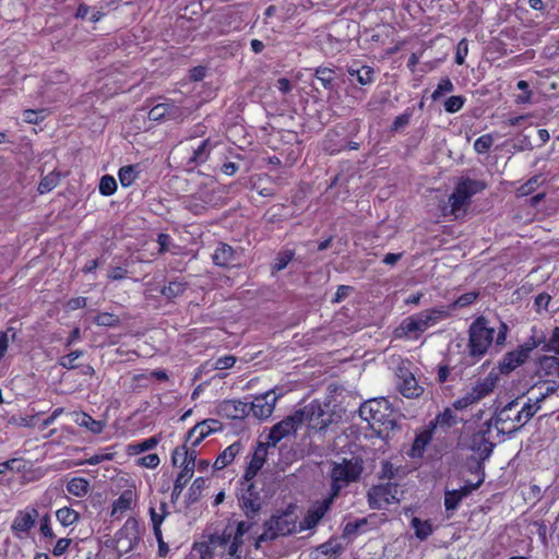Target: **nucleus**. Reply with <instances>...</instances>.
I'll return each instance as SVG.
<instances>
[{
    "label": "nucleus",
    "mask_w": 559,
    "mask_h": 559,
    "mask_svg": "<svg viewBox=\"0 0 559 559\" xmlns=\"http://www.w3.org/2000/svg\"><path fill=\"white\" fill-rule=\"evenodd\" d=\"M507 330L508 328L503 322L499 323L498 331H496L485 318L476 319L469 326V356L475 360H479L488 352L493 341L496 345L504 344Z\"/></svg>",
    "instance_id": "1"
},
{
    "label": "nucleus",
    "mask_w": 559,
    "mask_h": 559,
    "mask_svg": "<svg viewBox=\"0 0 559 559\" xmlns=\"http://www.w3.org/2000/svg\"><path fill=\"white\" fill-rule=\"evenodd\" d=\"M449 317L450 311L445 307L426 309L405 318L395 329L394 334L400 338L417 340L425 331Z\"/></svg>",
    "instance_id": "2"
},
{
    "label": "nucleus",
    "mask_w": 559,
    "mask_h": 559,
    "mask_svg": "<svg viewBox=\"0 0 559 559\" xmlns=\"http://www.w3.org/2000/svg\"><path fill=\"white\" fill-rule=\"evenodd\" d=\"M362 461L359 457L342 459L330 463L331 492L334 499L341 490L359 479L362 473Z\"/></svg>",
    "instance_id": "3"
},
{
    "label": "nucleus",
    "mask_w": 559,
    "mask_h": 559,
    "mask_svg": "<svg viewBox=\"0 0 559 559\" xmlns=\"http://www.w3.org/2000/svg\"><path fill=\"white\" fill-rule=\"evenodd\" d=\"M392 408L385 399H372L365 402L359 408V416L373 429L392 426Z\"/></svg>",
    "instance_id": "4"
},
{
    "label": "nucleus",
    "mask_w": 559,
    "mask_h": 559,
    "mask_svg": "<svg viewBox=\"0 0 559 559\" xmlns=\"http://www.w3.org/2000/svg\"><path fill=\"white\" fill-rule=\"evenodd\" d=\"M484 188L481 182L464 179L457 183L454 192L449 198L451 213L455 217L465 214L469 199Z\"/></svg>",
    "instance_id": "5"
},
{
    "label": "nucleus",
    "mask_w": 559,
    "mask_h": 559,
    "mask_svg": "<svg viewBox=\"0 0 559 559\" xmlns=\"http://www.w3.org/2000/svg\"><path fill=\"white\" fill-rule=\"evenodd\" d=\"M297 414L300 415V425L306 423L313 430H323L332 421L331 415L317 402H312L302 409L297 411Z\"/></svg>",
    "instance_id": "6"
},
{
    "label": "nucleus",
    "mask_w": 559,
    "mask_h": 559,
    "mask_svg": "<svg viewBox=\"0 0 559 559\" xmlns=\"http://www.w3.org/2000/svg\"><path fill=\"white\" fill-rule=\"evenodd\" d=\"M399 487L395 484H383L373 486L368 492L369 506L372 509H382L386 504L400 501Z\"/></svg>",
    "instance_id": "7"
},
{
    "label": "nucleus",
    "mask_w": 559,
    "mask_h": 559,
    "mask_svg": "<svg viewBox=\"0 0 559 559\" xmlns=\"http://www.w3.org/2000/svg\"><path fill=\"white\" fill-rule=\"evenodd\" d=\"M239 506L248 518H254L261 508V498L252 480H242L238 495Z\"/></svg>",
    "instance_id": "8"
},
{
    "label": "nucleus",
    "mask_w": 559,
    "mask_h": 559,
    "mask_svg": "<svg viewBox=\"0 0 559 559\" xmlns=\"http://www.w3.org/2000/svg\"><path fill=\"white\" fill-rule=\"evenodd\" d=\"M283 392L276 393V389L270 390L261 395H257L251 403H249V414L252 413L259 419L269 418L273 411L275 403Z\"/></svg>",
    "instance_id": "9"
},
{
    "label": "nucleus",
    "mask_w": 559,
    "mask_h": 559,
    "mask_svg": "<svg viewBox=\"0 0 559 559\" xmlns=\"http://www.w3.org/2000/svg\"><path fill=\"white\" fill-rule=\"evenodd\" d=\"M37 516L38 511L33 507H27L17 511L11 525L13 535L17 538H24L27 536L31 528L35 525Z\"/></svg>",
    "instance_id": "10"
},
{
    "label": "nucleus",
    "mask_w": 559,
    "mask_h": 559,
    "mask_svg": "<svg viewBox=\"0 0 559 559\" xmlns=\"http://www.w3.org/2000/svg\"><path fill=\"white\" fill-rule=\"evenodd\" d=\"M300 426V415L295 412L271 429L267 437V445L275 447L283 438L295 432Z\"/></svg>",
    "instance_id": "11"
},
{
    "label": "nucleus",
    "mask_w": 559,
    "mask_h": 559,
    "mask_svg": "<svg viewBox=\"0 0 559 559\" xmlns=\"http://www.w3.org/2000/svg\"><path fill=\"white\" fill-rule=\"evenodd\" d=\"M138 542V523L134 519H129L116 534L117 549L120 552H129L135 547Z\"/></svg>",
    "instance_id": "12"
},
{
    "label": "nucleus",
    "mask_w": 559,
    "mask_h": 559,
    "mask_svg": "<svg viewBox=\"0 0 559 559\" xmlns=\"http://www.w3.org/2000/svg\"><path fill=\"white\" fill-rule=\"evenodd\" d=\"M221 429L222 424L217 419H205L189 430L186 441L191 448H197L206 437Z\"/></svg>",
    "instance_id": "13"
},
{
    "label": "nucleus",
    "mask_w": 559,
    "mask_h": 559,
    "mask_svg": "<svg viewBox=\"0 0 559 559\" xmlns=\"http://www.w3.org/2000/svg\"><path fill=\"white\" fill-rule=\"evenodd\" d=\"M334 502V498L331 496L325 497L321 501L314 502L308 510L304 520L300 522V530L313 528L325 513L330 510Z\"/></svg>",
    "instance_id": "14"
},
{
    "label": "nucleus",
    "mask_w": 559,
    "mask_h": 559,
    "mask_svg": "<svg viewBox=\"0 0 559 559\" xmlns=\"http://www.w3.org/2000/svg\"><path fill=\"white\" fill-rule=\"evenodd\" d=\"M171 462L175 466L181 467V471L191 468V473H194L197 466L195 448H191V445L186 441L185 444L174 449L171 453Z\"/></svg>",
    "instance_id": "15"
},
{
    "label": "nucleus",
    "mask_w": 559,
    "mask_h": 559,
    "mask_svg": "<svg viewBox=\"0 0 559 559\" xmlns=\"http://www.w3.org/2000/svg\"><path fill=\"white\" fill-rule=\"evenodd\" d=\"M537 373L539 378L545 379V383L559 384V358L555 356L542 357Z\"/></svg>",
    "instance_id": "16"
},
{
    "label": "nucleus",
    "mask_w": 559,
    "mask_h": 559,
    "mask_svg": "<svg viewBox=\"0 0 559 559\" xmlns=\"http://www.w3.org/2000/svg\"><path fill=\"white\" fill-rule=\"evenodd\" d=\"M267 445L266 443L260 442L251 456L249 465L243 474L245 480H252L258 472L263 467L266 456H267Z\"/></svg>",
    "instance_id": "17"
},
{
    "label": "nucleus",
    "mask_w": 559,
    "mask_h": 559,
    "mask_svg": "<svg viewBox=\"0 0 559 559\" xmlns=\"http://www.w3.org/2000/svg\"><path fill=\"white\" fill-rule=\"evenodd\" d=\"M399 379V390L405 397H418L423 393V388L418 384L414 374L408 370L400 369Z\"/></svg>",
    "instance_id": "18"
},
{
    "label": "nucleus",
    "mask_w": 559,
    "mask_h": 559,
    "mask_svg": "<svg viewBox=\"0 0 559 559\" xmlns=\"http://www.w3.org/2000/svg\"><path fill=\"white\" fill-rule=\"evenodd\" d=\"M267 525L271 538L278 535H287L295 530V522L292 515L286 513L272 516Z\"/></svg>",
    "instance_id": "19"
},
{
    "label": "nucleus",
    "mask_w": 559,
    "mask_h": 559,
    "mask_svg": "<svg viewBox=\"0 0 559 559\" xmlns=\"http://www.w3.org/2000/svg\"><path fill=\"white\" fill-rule=\"evenodd\" d=\"M231 537V533H223L221 535H213L211 536L210 540L207 543H200L194 545V551H198L200 554L201 559H207L212 556V552H214L219 547H226L227 540H229Z\"/></svg>",
    "instance_id": "20"
},
{
    "label": "nucleus",
    "mask_w": 559,
    "mask_h": 559,
    "mask_svg": "<svg viewBox=\"0 0 559 559\" xmlns=\"http://www.w3.org/2000/svg\"><path fill=\"white\" fill-rule=\"evenodd\" d=\"M540 408V403L535 400L534 403H525L521 409L515 412L514 423L507 427L509 431H516L523 427Z\"/></svg>",
    "instance_id": "21"
},
{
    "label": "nucleus",
    "mask_w": 559,
    "mask_h": 559,
    "mask_svg": "<svg viewBox=\"0 0 559 559\" xmlns=\"http://www.w3.org/2000/svg\"><path fill=\"white\" fill-rule=\"evenodd\" d=\"M165 117L178 119L182 117L181 109L173 102H166L155 105L148 112V118L158 121Z\"/></svg>",
    "instance_id": "22"
},
{
    "label": "nucleus",
    "mask_w": 559,
    "mask_h": 559,
    "mask_svg": "<svg viewBox=\"0 0 559 559\" xmlns=\"http://www.w3.org/2000/svg\"><path fill=\"white\" fill-rule=\"evenodd\" d=\"M251 528V523L241 521L237 524L236 531L227 527L223 533H231L229 540L225 542L228 555L238 554L239 546L242 544V536Z\"/></svg>",
    "instance_id": "23"
},
{
    "label": "nucleus",
    "mask_w": 559,
    "mask_h": 559,
    "mask_svg": "<svg viewBox=\"0 0 559 559\" xmlns=\"http://www.w3.org/2000/svg\"><path fill=\"white\" fill-rule=\"evenodd\" d=\"M219 413L228 418L237 419L249 415V403L228 400L219 405Z\"/></svg>",
    "instance_id": "24"
},
{
    "label": "nucleus",
    "mask_w": 559,
    "mask_h": 559,
    "mask_svg": "<svg viewBox=\"0 0 559 559\" xmlns=\"http://www.w3.org/2000/svg\"><path fill=\"white\" fill-rule=\"evenodd\" d=\"M518 407V402L512 401L503 406L496 416V424L502 431L510 432L507 427L514 423V416Z\"/></svg>",
    "instance_id": "25"
},
{
    "label": "nucleus",
    "mask_w": 559,
    "mask_h": 559,
    "mask_svg": "<svg viewBox=\"0 0 559 559\" xmlns=\"http://www.w3.org/2000/svg\"><path fill=\"white\" fill-rule=\"evenodd\" d=\"M497 380H498L497 374L493 372H490L486 378H484L483 380H479L471 389V391L473 392L477 402L480 401L481 399H484L485 396L489 395L493 391V389L497 384Z\"/></svg>",
    "instance_id": "26"
},
{
    "label": "nucleus",
    "mask_w": 559,
    "mask_h": 559,
    "mask_svg": "<svg viewBox=\"0 0 559 559\" xmlns=\"http://www.w3.org/2000/svg\"><path fill=\"white\" fill-rule=\"evenodd\" d=\"M433 429L435 428L430 425V427L425 428L416 436L413 447L409 451V455L412 457L423 456L426 447L432 439Z\"/></svg>",
    "instance_id": "27"
},
{
    "label": "nucleus",
    "mask_w": 559,
    "mask_h": 559,
    "mask_svg": "<svg viewBox=\"0 0 559 559\" xmlns=\"http://www.w3.org/2000/svg\"><path fill=\"white\" fill-rule=\"evenodd\" d=\"M242 450V445L240 442H234L229 447H227L215 460L213 467L215 469H223L227 465H229L235 457L240 453Z\"/></svg>",
    "instance_id": "28"
},
{
    "label": "nucleus",
    "mask_w": 559,
    "mask_h": 559,
    "mask_svg": "<svg viewBox=\"0 0 559 559\" xmlns=\"http://www.w3.org/2000/svg\"><path fill=\"white\" fill-rule=\"evenodd\" d=\"M73 421L80 426L86 428L93 433H100L104 430L105 424L99 420H95L86 413H73Z\"/></svg>",
    "instance_id": "29"
},
{
    "label": "nucleus",
    "mask_w": 559,
    "mask_h": 559,
    "mask_svg": "<svg viewBox=\"0 0 559 559\" xmlns=\"http://www.w3.org/2000/svg\"><path fill=\"white\" fill-rule=\"evenodd\" d=\"M134 493L132 490H124L112 503L111 515L119 516L132 508Z\"/></svg>",
    "instance_id": "30"
},
{
    "label": "nucleus",
    "mask_w": 559,
    "mask_h": 559,
    "mask_svg": "<svg viewBox=\"0 0 559 559\" xmlns=\"http://www.w3.org/2000/svg\"><path fill=\"white\" fill-rule=\"evenodd\" d=\"M160 436L150 437L141 442L130 443L127 445V453L129 455H138L142 452L153 450L160 442Z\"/></svg>",
    "instance_id": "31"
},
{
    "label": "nucleus",
    "mask_w": 559,
    "mask_h": 559,
    "mask_svg": "<svg viewBox=\"0 0 559 559\" xmlns=\"http://www.w3.org/2000/svg\"><path fill=\"white\" fill-rule=\"evenodd\" d=\"M234 249L226 243H219L213 253V262L219 266H227L234 261Z\"/></svg>",
    "instance_id": "32"
},
{
    "label": "nucleus",
    "mask_w": 559,
    "mask_h": 559,
    "mask_svg": "<svg viewBox=\"0 0 559 559\" xmlns=\"http://www.w3.org/2000/svg\"><path fill=\"white\" fill-rule=\"evenodd\" d=\"M91 489L90 483L83 477H73L67 483V491L75 497H85Z\"/></svg>",
    "instance_id": "33"
},
{
    "label": "nucleus",
    "mask_w": 559,
    "mask_h": 559,
    "mask_svg": "<svg viewBox=\"0 0 559 559\" xmlns=\"http://www.w3.org/2000/svg\"><path fill=\"white\" fill-rule=\"evenodd\" d=\"M348 74L352 78H356L358 83L361 85L370 84L373 81L374 71L369 66H360L355 68V66H352L348 68Z\"/></svg>",
    "instance_id": "34"
},
{
    "label": "nucleus",
    "mask_w": 559,
    "mask_h": 559,
    "mask_svg": "<svg viewBox=\"0 0 559 559\" xmlns=\"http://www.w3.org/2000/svg\"><path fill=\"white\" fill-rule=\"evenodd\" d=\"M212 147L209 139L201 141L197 147H192V155L189 157V162L193 164L204 163L209 158Z\"/></svg>",
    "instance_id": "35"
},
{
    "label": "nucleus",
    "mask_w": 559,
    "mask_h": 559,
    "mask_svg": "<svg viewBox=\"0 0 559 559\" xmlns=\"http://www.w3.org/2000/svg\"><path fill=\"white\" fill-rule=\"evenodd\" d=\"M411 526L415 532V536L420 539H427L433 532L432 524L429 520H420L419 518H413Z\"/></svg>",
    "instance_id": "36"
},
{
    "label": "nucleus",
    "mask_w": 559,
    "mask_h": 559,
    "mask_svg": "<svg viewBox=\"0 0 559 559\" xmlns=\"http://www.w3.org/2000/svg\"><path fill=\"white\" fill-rule=\"evenodd\" d=\"M56 518L62 526L68 527L79 521L80 514L72 508L63 507L57 510Z\"/></svg>",
    "instance_id": "37"
},
{
    "label": "nucleus",
    "mask_w": 559,
    "mask_h": 559,
    "mask_svg": "<svg viewBox=\"0 0 559 559\" xmlns=\"http://www.w3.org/2000/svg\"><path fill=\"white\" fill-rule=\"evenodd\" d=\"M471 490L468 488H462L460 490L447 491L444 497V506L447 510H455L463 497H465Z\"/></svg>",
    "instance_id": "38"
},
{
    "label": "nucleus",
    "mask_w": 559,
    "mask_h": 559,
    "mask_svg": "<svg viewBox=\"0 0 559 559\" xmlns=\"http://www.w3.org/2000/svg\"><path fill=\"white\" fill-rule=\"evenodd\" d=\"M193 476V473H191V468H188L187 471H181L174 484V489L171 492V498L178 499L180 493L182 492L183 488L186 487L187 483L191 479Z\"/></svg>",
    "instance_id": "39"
},
{
    "label": "nucleus",
    "mask_w": 559,
    "mask_h": 559,
    "mask_svg": "<svg viewBox=\"0 0 559 559\" xmlns=\"http://www.w3.org/2000/svg\"><path fill=\"white\" fill-rule=\"evenodd\" d=\"M209 200L203 198V193L200 197H191L186 200V207L192 213L199 215L202 214L206 210V205L209 204Z\"/></svg>",
    "instance_id": "40"
},
{
    "label": "nucleus",
    "mask_w": 559,
    "mask_h": 559,
    "mask_svg": "<svg viewBox=\"0 0 559 559\" xmlns=\"http://www.w3.org/2000/svg\"><path fill=\"white\" fill-rule=\"evenodd\" d=\"M138 175L135 166L129 165L120 168L118 177L123 187H130L138 178Z\"/></svg>",
    "instance_id": "41"
},
{
    "label": "nucleus",
    "mask_w": 559,
    "mask_h": 559,
    "mask_svg": "<svg viewBox=\"0 0 559 559\" xmlns=\"http://www.w3.org/2000/svg\"><path fill=\"white\" fill-rule=\"evenodd\" d=\"M454 91V85L449 78H442L436 90L431 94V99L433 102L440 99L444 94L452 93Z\"/></svg>",
    "instance_id": "42"
},
{
    "label": "nucleus",
    "mask_w": 559,
    "mask_h": 559,
    "mask_svg": "<svg viewBox=\"0 0 559 559\" xmlns=\"http://www.w3.org/2000/svg\"><path fill=\"white\" fill-rule=\"evenodd\" d=\"M59 182V174L51 171L47 176H45L39 185L38 191L40 194L50 192L55 187H57Z\"/></svg>",
    "instance_id": "43"
},
{
    "label": "nucleus",
    "mask_w": 559,
    "mask_h": 559,
    "mask_svg": "<svg viewBox=\"0 0 559 559\" xmlns=\"http://www.w3.org/2000/svg\"><path fill=\"white\" fill-rule=\"evenodd\" d=\"M167 512L166 502H160L158 510L154 507L150 508V516L153 526H162L163 521L165 520Z\"/></svg>",
    "instance_id": "44"
},
{
    "label": "nucleus",
    "mask_w": 559,
    "mask_h": 559,
    "mask_svg": "<svg viewBox=\"0 0 559 559\" xmlns=\"http://www.w3.org/2000/svg\"><path fill=\"white\" fill-rule=\"evenodd\" d=\"M465 102L466 98L461 95L450 96L444 102V110L450 114L457 112L463 108Z\"/></svg>",
    "instance_id": "45"
},
{
    "label": "nucleus",
    "mask_w": 559,
    "mask_h": 559,
    "mask_svg": "<svg viewBox=\"0 0 559 559\" xmlns=\"http://www.w3.org/2000/svg\"><path fill=\"white\" fill-rule=\"evenodd\" d=\"M117 189L116 179L112 176H103L99 182V192L103 195L109 197L115 193Z\"/></svg>",
    "instance_id": "46"
},
{
    "label": "nucleus",
    "mask_w": 559,
    "mask_h": 559,
    "mask_svg": "<svg viewBox=\"0 0 559 559\" xmlns=\"http://www.w3.org/2000/svg\"><path fill=\"white\" fill-rule=\"evenodd\" d=\"M186 290V284L182 282L174 281L162 289V294L167 298H175Z\"/></svg>",
    "instance_id": "47"
},
{
    "label": "nucleus",
    "mask_w": 559,
    "mask_h": 559,
    "mask_svg": "<svg viewBox=\"0 0 559 559\" xmlns=\"http://www.w3.org/2000/svg\"><path fill=\"white\" fill-rule=\"evenodd\" d=\"M543 181L542 176H533L518 189V195L526 197L533 193Z\"/></svg>",
    "instance_id": "48"
},
{
    "label": "nucleus",
    "mask_w": 559,
    "mask_h": 559,
    "mask_svg": "<svg viewBox=\"0 0 559 559\" xmlns=\"http://www.w3.org/2000/svg\"><path fill=\"white\" fill-rule=\"evenodd\" d=\"M455 423V416L450 408H447L443 413L438 415L435 421H431L430 425L436 428L437 426L449 427Z\"/></svg>",
    "instance_id": "49"
},
{
    "label": "nucleus",
    "mask_w": 559,
    "mask_h": 559,
    "mask_svg": "<svg viewBox=\"0 0 559 559\" xmlns=\"http://www.w3.org/2000/svg\"><path fill=\"white\" fill-rule=\"evenodd\" d=\"M15 330L9 328L7 331H0V361L5 356L9 348L10 335L12 340L15 337Z\"/></svg>",
    "instance_id": "50"
},
{
    "label": "nucleus",
    "mask_w": 559,
    "mask_h": 559,
    "mask_svg": "<svg viewBox=\"0 0 559 559\" xmlns=\"http://www.w3.org/2000/svg\"><path fill=\"white\" fill-rule=\"evenodd\" d=\"M492 144H493L492 135L491 134H484V135L479 136L474 142V150L478 154H484V153L488 152V150L491 147Z\"/></svg>",
    "instance_id": "51"
},
{
    "label": "nucleus",
    "mask_w": 559,
    "mask_h": 559,
    "mask_svg": "<svg viewBox=\"0 0 559 559\" xmlns=\"http://www.w3.org/2000/svg\"><path fill=\"white\" fill-rule=\"evenodd\" d=\"M95 323L100 326H116L119 323V318L112 313L103 312L95 318Z\"/></svg>",
    "instance_id": "52"
},
{
    "label": "nucleus",
    "mask_w": 559,
    "mask_h": 559,
    "mask_svg": "<svg viewBox=\"0 0 559 559\" xmlns=\"http://www.w3.org/2000/svg\"><path fill=\"white\" fill-rule=\"evenodd\" d=\"M316 78L321 82L324 88H330L333 81V71L328 68L316 70Z\"/></svg>",
    "instance_id": "53"
},
{
    "label": "nucleus",
    "mask_w": 559,
    "mask_h": 559,
    "mask_svg": "<svg viewBox=\"0 0 559 559\" xmlns=\"http://www.w3.org/2000/svg\"><path fill=\"white\" fill-rule=\"evenodd\" d=\"M39 532L43 537L52 540L55 538V533L51 527V519L48 514L44 515L40 519Z\"/></svg>",
    "instance_id": "54"
},
{
    "label": "nucleus",
    "mask_w": 559,
    "mask_h": 559,
    "mask_svg": "<svg viewBox=\"0 0 559 559\" xmlns=\"http://www.w3.org/2000/svg\"><path fill=\"white\" fill-rule=\"evenodd\" d=\"M523 362L522 353H510L503 360V368L512 370Z\"/></svg>",
    "instance_id": "55"
},
{
    "label": "nucleus",
    "mask_w": 559,
    "mask_h": 559,
    "mask_svg": "<svg viewBox=\"0 0 559 559\" xmlns=\"http://www.w3.org/2000/svg\"><path fill=\"white\" fill-rule=\"evenodd\" d=\"M206 480L203 477H199L193 480L191 487L189 488V499L194 501L198 499L199 495L205 487Z\"/></svg>",
    "instance_id": "56"
},
{
    "label": "nucleus",
    "mask_w": 559,
    "mask_h": 559,
    "mask_svg": "<svg viewBox=\"0 0 559 559\" xmlns=\"http://www.w3.org/2000/svg\"><path fill=\"white\" fill-rule=\"evenodd\" d=\"M159 463L160 459L155 453L144 455L138 460V464L146 468H155L159 465Z\"/></svg>",
    "instance_id": "57"
},
{
    "label": "nucleus",
    "mask_w": 559,
    "mask_h": 559,
    "mask_svg": "<svg viewBox=\"0 0 559 559\" xmlns=\"http://www.w3.org/2000/svg\"><path fill=\"white\" fill-rule=\"evenodd\" d=\"M477 400L475 399L472 391H468L466 394H464L462 397L454 401L453 406L455 409H464L467 406L476 403Z\"/></svg>",
    "instance_id": "58"
},
{
    "label": "nucleus",
    "mask_w": 559,
    "mask_h": 559,
    "mask_svg": "<svg viewBox=\"0 0 559 559\" xmlns=\"http://www.w3.org/2000/svg\"><path fill=\"white\" fill-rule=\"evenodd\" d=\"M293 257H294V252L289 251V250L280 253L276 258V261L274 264V270H276V271L284 270L287 266V264L292 261Z\"/></svg>",
    "instance_id": "59"
},
{
    "label": "nucleus",
    "mask_w": 559,
    "mask_h": 559,
    "mask_svg": "<svg viewBox=\"0 0 559 559\" xmlns=\"http://www.w3.org/2000/svg\"><path fill=\"white\" fill-rule=\"evenodd\" d=\"M468 53V44L466 39H461L456 46L455 62L463 64Z\"/></svg>",
    "instance_id": "60"
},
{
    "label": "nucleus",
    "mask_w": 559,
    "mask_h": 559,
    "mask_svg": "<svg viewBox=\"0 0 559 559\" xmlns=\"http://www.w3.org/2000/svg\"><path fill=\"white\" fill-rule=\"evenodd\" d=\"M82 352L81 350H74L60 359V365L67 369H73L75 368V360L81 357Z\"/></svg>",
    "instance_id": "61"
},
{
    "label": "nucleus",
    "mask_w": 559,
    "mask_h": 559,
    "mask_svg": "<svg viewBox=\"0 0 559 559\" xmlns=\"http://www.w3.org/2000/svg\"><path fill=\"white\" fill-rule=\"evenodd\" d=\"M235 362H236V357H234L231 355L223 356V357H219L216 359V361L214 364V368L216 370H226V369L234 367Z\"/></svg>",
    "instance_id": "62"
},
{
    "label": "nucleus",
    "mask_w": 559,
    "mask_h": 559,
    "mask_svg": "<svg viewBox=\"0 0 559 559\" xmlns=\"http://www.w3.org/2000/svg\"><path fill=\"white\" fill-rule=\"evenodd\" d=\"M70 545H71V539H69V538L58 539L52 549V555L55 557H61L62 555H64L67 552Z\"/></svg>",
    "instance_id": "63"
},
{
    "label": "nucleus",
    "mask_w": 559,
    "mask_h": 559,
    "mask_svg": "<svg viewBox=\"0 0 559 559\" xmlns=\"http://www.w3.org/2000/svg\"><path fill=\"white\" fill-rule=\"evenodd\" d=\"M547 346H548L549 350H552L559 355V328H556L552 331V334L549 338Z\"/></svg>",
    "instance_id": "64"
}]
</instances>
